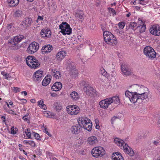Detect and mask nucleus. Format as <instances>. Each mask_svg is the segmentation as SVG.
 Wrapping results in <instances>:
<instances>
[{
    "mask_svg": "<svg viewBox=\"0 0 160 160\" xmlns=\"http://www.w3.org/2000/svg\"><path fill=\"white\" fill-rule=\"evenodd\" d=\"M43 72L38 70L35 72L33 75V79L34 81L37 82L42 79Z\"/></svg>",
    "mask_w": 160,
    "mask_h": 160,
    "instance_id": "14",
    "label": "nucleus"
},
{
    "mask_svg": "<svg viewBox=\"0 0 160 160\" xmlns=\"http://www.w3.org/2000/svg\"><path fill=\"white\" fill-rule=\"evenodd\" d=\"M26 61L27 65L31 68H39L40 65L39 61L32 56H28Z\"/></svg>",
    "mask_w": 160,
    "mask_h": 160,
    "instance_id": "2",
    "label": "nucleus"
},
{
    "mask_svg": "<svg viewBox=\"0 0 160 160\" xmlns=\"http://www.w3.org/2000/svg\"><path fill=\"white\" fill-rule=\"evenodd\" d=\"M100 72L101 74L104 76L106 78H108L109 76V74L107 73L105 69L102 68V69H100Z\"/></svg>",
    "mask_w": 160,
    "mask_h": 160,
    "instance_id": "38",
    "label": "nucleus"
},
{
    "mask_svg": "<svg viewBox=\"0 0 160 160\" xmlns=\"http://www.w3.org/2000/svg\"><path fill=\"white\" fill-rule=\"evenodd\" d=\"M32 22V19L31 18L26 17L22 21V23L24 24L26 27H29L31 26Z\"/></svg>",
    "mask_w": 160,
    "mask_h": 160,
    "instance_id": "21",
    "label": "nucleus"
},
{
    "mask_svg": "<svg viewBox=\"0 0 160 160\" xmlns=\"http://www.w3.org/2000/svg\"><path fill=\"white\" fill-rule=\"evenodd\" d=\"M29 140H24L23 141V142L24 144H29Z\"/></svg>",
    "mask_w": 160,
    "mask_h": 160,
    "instance_id": "61",
    "label": "nucleus"
},
{
    "mask_svg": "<svg viewBox=\"0 0 160 160\" xmlns=\"http://www.w3.org/2000/svg\"><path fill=\"white\" fill-rule=\"evenodd\" d=\"M39 47V45L38 43L33 42L29 45L27 49V52L29 53H33L38 50Z\"/></svg>",
    "mask_w": 160,
    "mask_h": 160,
    "instance_id": "6",
    "label": "nucleus"
},
{
    "mask_svg": "<svg viewBox=\"0 0 160 160\" xmlns=\"http://www.w3.org/2000/svg\"><path fill=\"white\" fill-rule=\"evenodd\" d=\"M113 154H114V157L112 158L113 160H124L123 157L120 153L116 152Z\"/></svg>",
    "mask_w": 160,
    "mask_h": 160,
    "instance_id": "23",
    "label": "nucleus"
},
{
    "mask_svg": "<svg viewBox=\"0 0 160 160\" xmlns=\"http://www.w3.org/2000/svg\"><path fill=\"white\" fill-rule=\"evenodd\" d=\"M22 14L21 11L19 10H17L14 13L13 16L15 17H20Z\"/></svg>",
    "mask_w": 160,
    "mask_h": 160,
    "instance_id": "41",
    "label": "nucleus"
},
{
    "mask_svg": "<svg viewBox=\"0 0 160 160\" xmlns=\"http://www.w3.org/2000/svg\"><path fill=\"white\" fill-rule=\"evenodd\" d=\"M96 129H98L100 128L99 124H96Z\"/></svg>",
    "mask_w": 160,
    "mask_h": 160,
    "instance_id": "64",
    "label": "nucleus"
},
{
    "mask_svg": "<svg viewBox=\"0 0 160 160\" xmlns=\"http://www.w3.org/2000/svg\"><path fill=\"white\" fill-rule=\"evenodd\" d=\"M87 142L88 144L90 145H95L98 143V140L97 137L92 136L88 138Z\"/></svg>",
    "mask_w": 160,
    "mask_h": 160,
    "instance_id": "16",
    "label": "nucleus"
},
{
    "mask_svg": "<svg viewBox=\"0 0 160 160\" xmlns=\"http://www.w3.org/2000/svg\"><path fill=\"white\" fill-rule=\"evenodd\" d=\"M144 54L148 58L153 59L156 57V52L154 49L150 46H146L143 50Z\"/></svg>",
    "mask_w": 160,
    "mask_h": 160,
    "instance_id": "4",
    "label": "nucleus"
},
{
    "mask_svg": "<svg viewBox=\"0 0 160 160\" xmlns=\"http://www.w3.org/2000/svg\"><path fill=\"white\" fill-rule=\"evenodd\" d=\"M24 38V36L22 35H19L16 36L13 38L14 42L16 43V45L18 42H20Z\"/></svg>",
    "mask_w": 160,
    "mask_h": 160,
    "instance_id": "31",
    "label": "nucleus"
},
{
    "mask_svg": "<svg viewBox=\"0 0 160 160\" xmlns=\"http://www.w3.org/2000/svg\"><path fill=\"white\" fill-rule=\"evenodd\" d=\"M111 98V99H112L111 101L112 103V102H114L115 104H118L120 102V100L119 98L118 97H113L112 98Z\"/></svg>",
    "mask_w": 160,
    "mask_h": 160,
    "instance_id": "39",
    "label": "nucleus"
},
{
    "mask_svg": "<svg viewBox=\"0 0 160 160\" xmlns=\"http://www.w3.org/2000/svg\"><path fill=\"white\" fill-rule=\"evenodd\" d=\"M133 94V92H131L128 90L126 91L125 92L126 97L128 98L130 100Z\"/></svg>",
    "mask_w": 160,
    "mask_h": 160,
    "instance_id": "40",
    "label": "nucleus"
},
{
    "mask_svg": "<svg viewBox=\"0 0 160 160\" xmlns=\"http://www.w3.org/2000/svg\"><path fill=\"white\" fill-rule=\"evenodd\" d=\"M80 124L78 123V124H76L72 127L71 130L73 134L77 135L82 130V127Z\"/></svg>",
    "mask_w": 160,
    "mask_h": 160,
    "instance_id": "12",
    "label": "nucleus"
},
{
    "mask_svg": "<svg viewBox=\"0 0 160 160\" xmlns=\"http://www.w3.org/2000/svg\"><path fill=\"white\" fill-rule=\"evenodd\" d=\"M121 66L122 72L124 75L126 76L131 75L132 73V71L127 65L123 64Z\"/></svg>",
    "mask_w": 160,
    "mask_h": 160,
    "instance_id": "11",
    "label": "nucleus"
},
{
    "mask_svg": "<svg viewBox=\"0 0 160 160\" xmlns=\"http://www.w3.org/2000/svg\"><path fill=\"white\" fill-rule=\"evenodd\" d=\"M68 70L70 71V73L71 75H72V77H75L78 74V71L76 69L74 65L72 64V66L70 67L69 68H67Z\"/></svg>",
    "mask_w": 160,
    "mask_h": 160,
    "instance_id": "18",
    "label": "nucleus"
},
{
    "mask_svg": "<svg viewBox=\"0 0 160 160\" xmlns=\"http://www.w3.org/2000/svg\"><path fill=\"white\" fill-rule=\"evenodd\" d=\"M13 90L14 92L15 93L18 92L20 91V88H19L17 87H13Z\"/></svg>",
    "mask_w": 160,
    "mask_h": 160,
    "instance_id": "52",
    "label": "nucleus"
},
{
    "mask_svg": "<svg viewBox=\"0 0 160 160\" xmlns=\"http://www.w3.org/2000/svg\"><path fill=\"white\" fill-rule=\"evenodd\" d=\"M7 76L6 77V79H7V80L10 79L11 78V76L10 75V74H8L7 75Z\"/></svg>",
    "mask_w": 160,
    "mask_h": 160,
    "instance_id": "59",
    "label": "nucleus"
},
{
    "mask_svg": "<svg viewBox=\"0 0 160 160\" xmlns=\"http://www.w3.org/2000/svg\"><path fill=\"white\" fill-rule=\"evenodd\" d=\"M25 132L28 138L30 139H31V133L30 132L29 129L27 128L25 130Z\"/></svg>",
    "mask_w": 160,
    "mask_h": 160,
    "instance_id": "43",
    "label": "nucleus"
},
{
    "mask_svg": "<svg viewBox=\"0 0 160 160\" xmlns=\"http://www.w3.org/2000/svg\"><path fill=\"white\" fill-rule=\"evenodd\" d=\"M32 134L33 135V136L35 138L38 140H40V137L39 135L36 133L33 132L32 133Z\"/></svg>",
    "mask_w": 160,
    "mask_h": 160,
    "instance_id": "46",
    "label": "nucleus"
},
{
    "mask_svg": "<svg viewBox=\"0 0 160 160\" xmlns=\"http://www.w3.org/2000/svg\"><path fill=\"white\" fill-rule=\"evenodd\" d=\"M105 42L107 43L114 45L113 44L116 45L117 43L116 38L110 32L108 31L103 32V35Z\"/></svg>",
    "mask_w": 160,
    "mask_h": 160,
    "instance_id": "1",
    "label": "nucleus"
},
{
    "mask_svg": "<svg viewBox=\"0 0 160 160\" xmlns=\"http://www.w3.org/2000/svg\"><path fill=\"white\" fill-rule=\"evenodd\" d=\"M78 122L81 123V126L85 129L90 131L92 129V123L91 120L86 117L79 118L78 120Z\"/></svg>",
    "mask_w": 160,
    "mask_h": 160,
    "instance_id": "3",
    "label": "nucleus"
},
{
    "mask_svg": "<svg viewBox=\"0 0 160 160\" xmlns=\"http://www.w3.org/2000/svg\"><path fill=\"white\" fill-rule=\"evenodd\" d=\"M8 3L10 7H15L18 4L19 0H8Z\"/></svg>",
    "mask_w": 160,
    "mask_h": 160,
    "instance_id": "27",
    "label": "nucleus"
},
{
    "mask_svg": "<svg viewBox=\"0 0 160 160\" xmlns=\"http://www.w3.org/2000/svg\"><path fill=\"white\" fill-rule=\"evenodd\" d=\"M146 25L143 24L142 25H138L137 27L138 30L140 32L142 33L145 31L146 29Z\"/></svg>",
    "mask_w": 160,
    "mask_h": 160,
    "instance_id": "36",
    "label": "nucleus"
},
{
    "mask_svg": "<svg viewBox=\"0 0 160 160\" xmlns=\"http://www.w3.org/2000/svg\"><path fill=\"white\" fill-rule=\"evenodd\" d=\"M18 131V128H12L11 129V133L12 134H15L16 133V132Z\"/></svg>",
    "mask_w": 160,
    "mask_h": 160,
    "instance_id": "49",
    "label": "nucleus"
},
{
    "mask_svg": "<svg viewBox=\"0 0 160 160\" xmlns=\"http://www.w3.org/2000/svg\"><path fill=\"white\" fill-rule=\"evenodd\" d=\"M53 49L52 46L50 44H46L43 46L41 49L42 53L45 54L50 52Z\"/></svg>",
    "mask_w": 160,
    "mask_h": 160,
    "instance_id": "15",
    "label": "nucleus"
},
{
    "mask_svg": "<svg viewBox=\"0 0 160 160\" xmlns=\"http://www.w3.org/2000/svg\"><path fill=\"white\" fill-rule=\"evenodd\" d=\"M139 99V98H138V93L135 92H133V94L132 97L131 98L130 101L132 103H135V102H137Z\"/></svg>",
    "mask_w": 160,
    "mask_h": 160,
    "instance_id": "25",
    "label": "nucleus"
},
{
    "mask_svg": "<svg viewBox=\"0 0 160 160\" xmlns=\"http://www.w3.org/2000/svg\"><path fill=\"white\" fill-rule=\"evenodd\" d=\"M21 101H22V103H25L27 102V100L26 99H19Z\"/></svg>",
    "mask_w": 160,
    "mask_h": 160,
    "instance_id": "57",
    "label": "nucleus"
},
{
    "mask_svg": "<svg viewBox=\"0 0 160 160\" xmlns=\"http://www.w3.org/2000/svg\"><path fill=\"white\" fill-rule=\"evenodd\" d=\"M30 118V116L29 115V114L27 113L26 115L24 116L22 119L24 120V121L28 122L29 121V118Z\"/></svg>",
    "mask_w": 160,
    "mask_h": 160,
    "instance_id": "44",
    "label": "nucleus"
},
{
    "mask_svg": "<svg viewBox=\"0 0 160 160\" xmlns=\"http://www.w3.org/2000/svg\"><path fill=\"white\" fill-rule=\"evenodd\" d=\"M43 19V17L41 16H38V20H42Z\"/></svg>",
    "mask_w": 160,
    "mask_h": 160,
    "instance_id": "60",
    "label": "nucleus"
},
{
    "mask_svg": "<svg viewBox=\"0 0 160 160\" xmlns=\"http://www.w3.org/2000/svg\"><path fill=\"white\" fill-rule=\"evenodd\" d=\"M149 30L152 34L157 36H160V27L158 25H153L150 28Z\"/></svg>",
    "mask_w": 160,
    "mask_h": 160,
    "instance_id": "9",
    "label": "nucleus"
},
{
    "mask_svg": "<svg viewBox=\"0 0 160 160\" xmlns=\"http://www.w3.org/2000/svg\"><path fill=\"white\" fill-rule=\"evenodd\" d=\"M31 102L34 103L36 102V100L34 99H32L30 100Z\"/></svg>",
    "mask_w": 160,
    "mask_h": 160,
    "instance_id": "62",
    "label": "nucleus"
},
{
    "mask_svg": "<svg viewBox=\"0 0 160 160\" xmlns=\"http://www.w3.org/2000/svg\"><path fill=\"white\" fill-rule=\"evenodd\" d=\"M12 25L13 24L12 23L8 24L7 25V28L8 29H11Z\"/></svg>",
    "mask_w": 160,
    "mask_h": 160,
    "instance_id": "54",
    "label": "nucleus"
},
{
    "mask_svg": "<svg viewBox=\"0 0 160 160\" xmlns=\"http://www.w3.org/2000/svg\"><path fill=\"white\" fill-rule=\"evenodd\" d=\"M1 118L3 121V122H5L6 121V117L5 116H2Z\"/></svg>",
    "mask_w": 160,
    "mask_h": 160,
    "instance_id": "58",
    "label": "nucleus"
},
{
    "mask_svg": "<svg viewBox=\"0 0 160 160\" xmlns=\"http://www.w3.org/2000/svg\"><path fill=\"white\" fill-rule=\"evenodd\" d=\"M8 43L9 44L12 45H16V43L14 42L13 38L12 39L9 40L8 41Z\"/></svg>",
    "mask_w": 160,
    "mask_h": 160,
    "instance_id": "50",
    "label": "nucleus"
},
{
    "mask_svg": "<svg viewBox=\"0 0 160 160\" xmlns=\"http://www.w3.org/2000/svg\"><path fill=\"white\" fill-rule=\"evenodd\" d=\"M69 25L66 22H63L59 25V29L61 30V31H63L64 29L66 28L67 27H69Z\"/></svg>",
    "mask_w": 160,
    "mask_h": 160,
    "instance_id": "35",
    "label": "nucleus"
},
{
    "mask_svg": "<svg viewBox=\"0 0 160 160\" xmlns=\"http://www.w3.org/2000/svg\"><path fill=\"white\" fill-rule=\"evenodd\" d=\"M138 98L139 99H141L142 100H144L148 98L147 93L145 92H142L141 93H138Z\"/></svg>",
    "mask_w": 160,
    "mask_h": 160,
    "instance_id": "30",
    "label": "nucleus"
},
{
    "mask_svg": "<svg viewBox=\"0 0 160 160\" xmlns=\"http://www.w3.org/2000/svg\"><path fill=\"white\" fill-rule=\"evenodd\" d=\"M66 108L68 113L72 115H77L80 112L79 107L75 105L68 106Z\"/></svg>",
    "mask_w": 160,
    "mask_h": 160,
    "instance_id": "7",
    "label": "nucleus"
},
{
    "mask_svg": "<svg viewBox=\"0 0 160 160\" xmlns=\"http://www.w3.org/2000/svg\"><path fill=\"white\" fill-rule=\"evenodd\" d=\"M43 132L47 134L48 136L50 137H51L52 136V135L51 134H50L49 133L48 131L47 128L46 126L43 127Z\"/></svg>",
    "mask_w": 160,
    "mask_h": 160,
    "instance_id": "47",
    "label": "nucleus"
},
{
    "mask_svg": "<svg viewBox=\"0 0 160 160\" xmlns=\"http://www.w3.org/2000/svg\"><path fill=\"white\" fill-rule=\"evenodd\" d=\"M44 102L42 100H40L38 102V106L42 109L45 110L46 109V105L44 104Z\"/></svg>",
    "mask_w": 160,
    "mask_h": 160,
    "instance_id": "37",
    "label": "nucleus"
},
{
    "mask_svg": "<svg viewBox=\"0 0 160 160\" xmlns=\"http://www.w3.org/2000/svg\"><path fill=\"white\" fill-rule=\"evenodd\" d=\"M66 65L67 66L66 68H69L70 67L72 66V62L71 59H68L66 60Z\"/></svg>",
    "mask_w": 160,
    "mask_h": 160,
    "instance_id": "42",
    "label": "nucleus"
},
{
    "mask_svg": "<svg viewBox=\"0 0 160 160\" xmlns=\"http://www.w3.org/2000/svg\"><path fill=\"white\" fill-rule=\"evenodd\" d=\"M62 87V84L60 82L55 83L51 87V89L53 91H58L60 90Z\"/></svg>",
    "mask_w": 160,
    "mask_h": 160,
    "instance_id": "19",
    "label": "nucleus"
},
{
    "mask_svg": "<svg viewBox=\"0 0 160 160\" xmlns=\"http://www.w3.org/2000/svg\"><path fill=\"white\" fill-rule=\"evenodd\" d=\"M137 23L136 22H130L127 27L128 29H130L135 31L137 28Z\"/></svg>",
    "mask_w": 160,
    "mask_h": 160,
    "instance_id": "33",
    "label": "nucleus"
},
{
    "mask_svg": "<svg viewBox=\"0 0 160 160\" xmlns=\"http://www.w3.org/2000/svg\"><path fill=\"white\" fill-rule=\"evenodd\" d=\"M70 97L73 100H77L79 98L78 93L75 91H73L72 92L70 95Z\"/></svg>",
    "mask_w": 160,
    "mask_h": 160,
    "instance_id": "34",
    "label": "nucleus"
},
{
    "mask_svg": "<svg viewBox=\"0 0 160 160\" xmlns=\"http://www.w3.org/2000/svg\"><path fill=\"white\" fill-rule=\"evenodd\" d=\"M108 10L110 12H111L112 13V14L113 15L116 14L115 11L113 8H108Z\"/></svg>",
    "mask_w": 160,
    "mask_h": 160,
    "instance_id": "53",
    "label": "nucleus"
},
{
    "mask_svg": "<svg viewBox=\"0 0 160 160\" xmlns=\"http://www.w3.org/2000/svg\"><path fill=\"white\" fill-rule=\"evenodd\" d=\"M4 109L7 112H8L9 114H13L14 113V111L12 110H9L7 108H5Z\"/></svg>",
    "mask_w": 160,
    "mask_h": 160,
    "instance_id": "51",
    "label": "nucleus"
},
{
    "mask_svg": "<svg viewBox=\"0 0 160 160\" xmlns=\"http://www.w3.org/2000/svg\"><path fill=\"white\" fill-rule=\"evenodd\" d=\"M114 142L117 144L118 146L119 147H122L125 145V143L124 141L120 139L119 138H116L114 139Z\"/></svg>",
    "mask_w": 160,
    "mask_h": 160,
    "instance_id": "24",
    "label": "nucleus"
},
{
    "mask_svg": "<svg viewBox=\"0 0 160 160\" xmlns=\"http://www.w3.org/2000/svg\"><path fill=\"white\" fill-rule=\"evenodd\" d=\"M52 6L53 7V8H54V9H55L57 8V6L56 5H55L54 3H52Z\"/></svg>",
    "mask_w": 160,
    "mask_h": 160,
    "instance_id": "63",
    "label": "nucleus"
},
{
    "mask_svg": "<svg viewBox=\"0 0 160 160\" xmlns=\"http://www.w3.org/2000/svg\"><path fill=\"white\" fill-rule=\"evenodd\" d=\"M28 144L30 145L32 147H35L36 146L34 142L32 140H29Z\"/></svg>",
    "mask_w": 160,
    "mask_h": 160,
    "instance_id": "48",
    "label": "nucleus"
},
{
    "mask_svg": "<svg viewBox=\"0 0 160 160\" xmlns=\"http://www.w3.org/2000/svg\"><path fill=\"white\" fill-rule=\"evenodd\" d=\"M1 73L2 75L5 77V78L6 79V77L7 76V75L8 74H7L5 72L3 71Z\"/></svg>",
    "mask_w": 160,
    "mask_h": 160,
    "instance_id": "55",
    "label": "nucleus"
},
{
    "mask_svg": "<svg viewBox=\"0 0 160 160\" xmlns=\"http://www.w3.org/2000/svg\"><path fill=\"white\" fill-rule=\"evenodd\" d=\"M53 76L56 79H59L61 76V74L59 70L55 69L52 73Z\"/></svg>",
    "mask_w": 160,
    "mask_h": 160,
    "instance_id": "32",
    "label": "nucleus"
},
{
    "mask_svg": "<svg viewBox=\"0 0 160 160\" xmlns=\"http://www.w3.org/2000/svg\"><path fill=\"white\" fill-rule=\"evenodd\" d=\"M95 122L96 124H99V121L98 119H96L95 120Z\"/></svg>",
    "mask_w": 160,
    "mask_h": 160,
    "instance_id": "56",
    "label": "nucleus"
},
{
    "mask_svg": "<svg viewBox=\"0 0 160 160\" xmlns=\"http://www.w3.org/2000/svg\"><path fill=\"white\" fill-rule=\"evenodd\" d=\"M112 99L111 98H108L101 100L99 102L100 107L102 108H107L109 105L112 103Z\"/></svg>",
    "mask_w": 160,
    "mask_h": 160,
    "instance_id": "10",
    "label": "nucleus"
},
{
    "mask_svg": "<svg viewBox=\"0 0 160 160\" xmlns=\"http://www.w3.org/2000/svg\"><path fill=\"white\" fill-rule=\"evenodd\" d=\"M118 27L120 29H123L125 25V22H120L118 23Z\"/></svg>",
    "mask_w": 160,
    "mask_h": 160,
    "instance_id": "45",
    "label": "nucleus"
},
{
    "mask_svg": "<svg viewBox=\"0 0 160 160\" xmlns=\"http://www.w3.org/2000/svg\"><path fill=\"white\" fill-rule=\"evenodd\" d=\"M54 108L56 111L59 112L62 109V105L60 102H55L54 104Z\"/></svg>",
    "mask_w": 160,
    "mask_h": 160,
    "instance_id": "26",
    "label": "nucleus"
},
{
    "mask_svg": "<svg viewBox=\"0 0 160 160\" xmlns=\"http://www.w3.org/2000/svg\"><path fill=\"white\" fill-rule=\"evenodd\" d=\"M83 89L84 92L88 96L95 97L97 95L96 91L92 87L85 86Z\"/></svg>",
    "mask_w": 160,
    "mask_h": 160,
    "instance_id": "8",
    "label": "nucleus"
},
{
    "mask_svg": "<svg viewBox=\"0 0 160 160\" xmlns=\"http://www.w3.org/2000/svg\"><path fill=\"white\" fill-rule=\"evenodd\" d=\"M84 13L82 11H79L76 13L75 17L77 19H79V21H82L84 19Z\"/></svg>",
    "mask_w": 160,
    "mask_h": 160,
    "instance_id": "22",
    "label": "nucleus"
},
{
    "mask_svg": "<svg viewBox=\"0 0 160 160\" xmlns=\"http://www.w3.org/2000/svg\"><path fill=\"white\" fill-rule=\"evenodd\" d=\"M52 32L50 29L45 28L41 30L40 34L42 37L45 39L49 38L51 35Z\"/></svg>",
    "mask_w": 160,
    "mask_h": 160,
    "instance_id": "13",
    "label": "nucleus"
},
{
    "mask_svg": "<svg viewBox=\"0 0 160 160\" xmlns=\"http://www.w3.org/2000/svg\"><path fill=\"white\" fill-rule=\"evenodd\" d=\"M60 32L63 35H66V34L70 35L72 33V29L69 26V27H67L66 28L64 29L63 31H60Z\"/></svg>",
    "mask_w": 160,
    "mask_h": 160,
    "instance_id": "28",
    "label": "nucleus"
},
{
    "mask_svg": "<svg viewBox=\"0 0 160 160\" xmlns=\"http://www.w3.org/2000/svg\"><path fill=\"white\" fill-rule=\"evenodd\" d=\"M105 150L102 147H97L92 149V154L93 157L98 158L103 156L105 154Z\"/></svg>",
    "mask_w": 160,
    "mask_h": 160,
    "instance_id": "5",
    "label": "nucleus"
},
{
    "mask_svg": "<svg viewBox=\"0 0 160 160\" xmlns=\"http://www.w3.org/2000/svg\"><path fill=\"white\" fill-rule=\"evenodd\" d=\"M123 150L126 153L130 156H133L134 154L133 150L132 149L128 147V145L126 143L123 146Z\"/></svg>",
    "mask_w": 160,
    "mask_h": 160,
    "instance_id": "17",
    "label": "nucleus"
},
{
    "mask_svg": "<svg viewBox=\"0 0 160 160\" xmlns=\"http://www.w3.org/2000/svg\"><path fill=\"white\" fill-rule=\"evenodd\" d=\"M66 55V52L63 51L58 52L56 55V58L58 60H62Z\"/></svg>",
    "mask_w": 160,
    "mask_h": 160,
    "instance_id": "20",
    "label": "nucleus"
},
{
    "mask_svg": "<svg viewBox=\"0 0 160 160\" xmlns=\"http://www.w3.org/2000/svg\"><path fill=\"white\" fill-rule=\"evenodd\" d=\"M50 76L46 77L43 80L42 82V84L43 86H46L48 85L51 81L50 78Z\"/></svg>",
    "mask_w": 160,
    "mask_h": 160,
    "instance_id": "29",
    "label": "nucleus"
}]
</instances>
